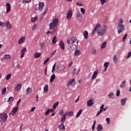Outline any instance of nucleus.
Wrapping results in <instances>:
<instances>
[{"mask_svg": "<svg viewBox=\"0 0 131 131\" xmlns=\"http://www.w3.org/2000/svg\"><path fill=\"white\" fill-rule=\"evenodd\" d=\"M30 2H31V0H23V4H28V3H30Z\"/></svg>", "mask_w": 131, "mask_h": 131, "instance_id": "nucleus-50", "label": "nucleus"}, {"mask_svg": "<svg viewBox=\"0 0 131 131\" xmlns=\"http://www.w3.org/2000/svg\"><path fill=\"white\" fill-rule=\"evenodd\" d=\"M126 100H127L126 98H124L121 100V105L122 106H124V105L126 104Z\"/></svg>", "mask_w": 131, "mask_h": 131, "instance_id": "nucleus-32", "label": "nucleus"}, {"mask_svg": "<svg viewBox=\"0 0 131 131\" xmlns=\"http://www.w3.org/2000/svg\"><path fill=\"white\" fill-rule=\"evenodd\" d=\"M81 16V14L80 13L78 12L77 13V17H80Z\"/></svg>", "mask_w": 131, "mask_h": 131, "instance_id": "nucleus-64", "label": "nucleus"}, {"mask_svg": "<svg viewBox=\"0 0 131 131\" xmlns=\"http://www.w3.org/2000/svg\"><path fill=\"white\" fill-rule=\"evenodd\" d=\"M58 128L62 130H65V125H64V123L61 122L60 124L58 125Z\"/></svg>", "mask_w": 131, "mask_h": 131, "instance_id": "nucleus-19", "label": "nucleus"}, {"mask_svg": "<svg viewBox=\"0 0 131 131\" xmlns=\"http://www.w3.org/2000/svg\"><path fill=\"white\" fill-rule=\"evenodd\" d=\"M48 12V8H46V9L45 10L44 12L43 13L40 14V19L42 20V19H43V16L47 14V12Z\"/></svg>", "mask_w": 131, "mask_h": 131, "instance_id": "nucleus-20", "label": "nucleus"}, {"mask_svg": "<svg viewBox=\"0 0 131 131\" xmlns=\"http://www.w3.org/2000/svg\"><path fill=\"white\" fill-rule=\"evenodd\" d=\"M80 54H81V53L80 52V50H75L74 55L75 56H79V55H80Z\"/></svg>", "mask_w": 131, "mask_h": 131, "instance_id": "nucleus-27", "label": "nucleus"}, {"mask_svg": "<svg viewBox=\"0 0 131 131\" xmlns=\"http://www.w3.org/2000/svg\"><path fill=\"white\" fill-rule=\"evenodd\" d=\"M83 35L85 39H87L88 36H89V32H88L86 31H84L83 33Z\"/></svg>", "mask_w": 131, "mask_h": 131, "instance_id": "nucleus-36", "label": "nucleus"}, {"mask_svg": "<svg viewBox=\"0 0 131 131\" xmlns=\"http://www.w3.org/2000/svg\"><path fill=\"white\" fill-rule=\"evenodd\" d=\"M113 96V92H111L108 95V97H109L110 99H111V98H112V96Z\"/></svg>", "mask_w": 131, "mask_h": 131, "instance_id": "nucleus-55", "label": "nucleus"}, {"mask_svg": "<svg viewBox=\"0 0 131 131\" xmlns=\"http://www.w3.org/2000/svg\"><path fill=\"white\" fill-rule=\"evenodd\" d=\"M101 27H102V25L100 24H97L93 30V32H92L93 35L95 34V33L96 32V31H98V32L100 31V29H101Z\"/></svg>", "mask_w": 131, "mask_h": 131, "instance_id": "nucleus-6", "label": "nucleus"}, {"mask_svg": "<svg viewBox=\"0 0 131 131\" xmlns=\"http://www.w3.org/2000/svg\"><path fill=\"white\" fill-rule=\"evenodd\" d=\"M59 47H60V49L61 50H64L65 49V45H64V42H63V41H60L59 42Z\"/></svg>", "mask_w": 131, "mask_h": 131, "instance_id": "nucleus-21", "label": "nucleus"}, {"mask_svg": "<svg viewBox=\"0 0 131 131\" xmlns=\"http://www.w3.org/2000/svg\"><path fill=\"white\" fill-rule=\"evenodd\" d=\"M8 118V115L6 113H1L0 114V122L2 123V122L3 123V122H5L7 120Z\"/></svg>", "mask_w": 131, "mask_h": 131, "instance_id": "nucleus-5", "label": "nucleus"}, {"mask_svg": "<svg viewBox=\"0 0 131 131\" xmlns=\"http://www.w3.org/2000/svg\"><path fill=\"white\" fill-rule=\"evenodd\" d=\"M13 101H14V97H10L9 98V99L8 100V102L9 103V104H11V103H13Z\"/></svg>", "mask_w": 131, "mask_h": 131, "instance_id": "nucleus-35", "label": "nucleus"}, {"mask_svg": "<svg viewBox=\"0 0 131 131\" xmlns=\"http://www.w3.org/2000/svg\"><path fill=\"white\" fill-rule=\"evenodd\" d=\"M66 116H72L73 115V112H67L64 113Z\"/></svg>", "mask_w": 131, "mask_h": 131, "instance_id": "nucleus-24", "label": "nucleus"}, {"mask_svg": "<svg viewBox=\"0 0 131 131\" xmlns=\"http://www.w3.org/2000/svg\"><path fill=\"white\" fill-rule=\"evenodd\" d=\"M63 113H64V112L63 111V110H62L61 112H59V115H60V116H62Z\"/></svg>", "mask_w": 131, "mask_h": 131, "instance_id": "nucleus-63", "label": "nucleus"}, {"mask_svg": "<svg viewBox=\"0 0 131 131\" xmlns=\"http://www.w3.org/2000/svg\"><path fill=\"white\" fill-rule=\"evenodd\" d=\"M66 120V115H65V114L63 116H62L61 119V122H62L64 123V121Z\"/></svg>", "mask_w": 131, "mask_h": 131, "instance_id": "nucleus-37", "label": "nucleus"}, {"mask_svg": "<svg viewBox=\"0 0 131 131\" xmlns=\"http://www.w3.org/2000/svg\"><path fill=\"white\" fill-rule=\"evenodd\" d=\"M58 23H59V19H58V18L54 19L52 22H51L49 24V28L50 30H53V29L55 28V27H56L57 25H58Z\"/></svg>", "mask_w": 131, "mask_h": 131, "instance_id": "nucleus-2", "label": "nucleus"}, {"mask_svg": "<svg viewBox=\"0 0 131 131\" xmlns=\"http://www.w3.org/2000/svg\"><path fill=\"white\" fill-rule=\"evenodd\" d=\"M58 105H59V102H56V103H55L53 106V109H56V108H57V106H58Z\"/></svg>", "mask_w": 131, "mask_h": 131, "instance_id": "nucleus-45", "label": "nucleus"}, {"mask_svg": "<svg viewBox=\"0 0 131 131\" xmlns=\"http://www.w3.org/2000/svg\"><path fill=\"white\" fill-rule=\"evenodd\" d=\"M51 112V110L50 108H48L47 111L45 113V115H49L50 114V113Z\"/></svg>", "mask_w": 131, "mask_h": 131, "instance_id": "nucleus-49", "label": "nucleus"}, {"mask_svg": "<svg viewBox=\"0 0 131 131\" xmlns=\"http://www.w3.org/2000/svg\"><path fill=\"white\" fill-rule=\"evenodd\" d=\"M5 25L7 27V29H8V30H11V29H12V25H11L9 20L6 21Z\"/></svg>", "mask_w": 131, "mask_h": 131, "instance_id": "nucleus-14", "label": "nucleus"}, {"mask_svg": "<svg viewBox=\"0 0 131 131\" xmlns=\"http://www.w3.org/2000/svg\"><path fill=\"white\" fill-rule=\"evenodd\" d=\"M95 125H96V121H94L93 124L92 125V130H95Z\"/></svg>", "mask_w": 131, "mask_h": 131, "instance_id": "nucleus-51", "label": "nucleus"}, {"mask_svg": "<svg viewBox=\"0 0 131 131\" xmlns=\"http://www.w3.org/2000/svg\"><path fill=\"white\" fill-rule=\"evenodd\" d=\"M80 72V69H78V70L76 68L74 69V71L72 72V75H75V74H78Z\"/></svg>", "mask_w": 131, "mask_h": 131, "instance_id": "nucleus-15", "label": "nucleus"}, {"mask_svg": "<svg viewBox=\"0 0 131 131\" xmlns=\"http://www.w3.org/2000/svg\"><path fill=\"white\" fill-rule=\"evenodd\" d=\"M36 20H37V17L35 16L34 17H32L31 21L32 23H34V22L36 21Z\"/></svg>", "mask_w": 131, "mask_h": 131, "instance_id": "nucleus-43", "label": "nucleus"}, {"mask_svg": "<svg viewBox=\"0 0 131 131\" xmlns=\"http://www.w3.org/2000/svg\"><path fill=\"white\" fill-rule=\"evenodd\" d=\"M55 67H56V63H54V64L52 67V73H54V72H55Z\"/></svg>", "mask_w": 131, "mask_h": 131, "instance_id": "nucleus-47", "label": "nucleus"}, {"mask_svg": "<svg viewBox=\"0 0 131 131\" xmlns=\"http://www.w3.org/2000/svg\"><path fill=\"white\" fill-rule=\"evenodd\" d=\"M97 75H98V71H94L92 75V79L94 80L96 79Z\"/></svg>", "mask_w": 131, "mask_h": 131, "instance_id": "nucleus-26", "label": "nucleus"}, {"mask_svg": "<svg viewBox=\"0 0 131 131\" xmlns=\"http://www.w3.org/2000/svg\"><path fill=\"white\" fill-rule=\"evenodd\" d=\"M105 120L106 121H107V124H109V123H110V118H107Z\"/></svg>", "mask_w": 131, "mask_h": 131, "instance_id": "nucleus-60", "label": "nucleus"}, {"mask_svg": "<svg viewBox=\"0 0 131 131\" xmlns=\"http://www.w3.org/2000/svg\"><path fill=\"white\" fill-rule=\"evenodd\" d=\"M92 54L95 55L97 53V50L95 49V48H92V50L91 51Z\"/></svg>", "mask_w": 131, "mask_h": 131, "instance_id": "nucleus-46", "label": "nucleus"}, {"mask_svg": "<svg viewBox=\"0 0 131 131\" xmlns=\"http://www.w3.org/2000/svg\"><path fill=\"white\" fill-rule=\"evenodd\" d=\"M113 60L115 63V64H116L117 63V61H118V57L116 56V55H115L113 57Z\"/></svg>", "mask_w": 131, "mask_h": 131, "instance_id": "nucleus-30", "label": "nucleus"}, {"mask_svg": "<svg viewBox=\"0 0 131 131\" xmlns=\"http://www.w3.org/2000/svg\"><path fill=\"white\" fill-rule=\"evenodd\" d=\"M6 6L7 9V13H9V12L11 11V4H10V3H6Z\"/></svg>", "mask_w": 131, "mask_h": 131, "instance_id": "nucleus-18", "label": "nucleus"}, {"mask_svg": "<svg viewBox=\"0 0 131 131\" xmlns=\"http://www.w3.org/2000/svg\"><path fill=\"white\" fill-rule=\"evenodd\" d=\"M117 29L118 34H120L122 31H124V30H125V27H124V25H123V18H120Z\"/></svg>", "mask_w": 131, "mask_h": 131, "instance_id": "nucleus-1", "label": "nucleus"}, {"mask_svg": "<svg viewBox=\"0 0 131 131\" xmlns=\"http://www.w3.org/2000/svg\"><path fill=\"white\" fill-rule=\"evenodd\" d=\"M56 78V75H55L54 74H52L50 77V82H53L54 81V80Z\"/></svg>", "mask_w": 131, "mask_h": 131, "instance_id": "nucleus-34", "label": "nucleus"}, {"mask_svg": "<svg viewBox=\"0 0 131 131\" xmlns=\"http://www.w3.org/2000/svg\"><path fill=\"white\" fill-rule=\"evenodd\" d=\"M120 95V91L118 90L117 93H116L117 97H119Z\"/></svg>", "mask_w": 131, "mask_h": 131, "instance_id": "nucleus-58", "label": "nucleus"}, {"mask_svg": "<svg viewBox=\"0 0 131 131\" xmlns=\"http://www.w3.org/2000/svg\"><path fill=\"white\" fill-rule=\"evenodd\" d=\"M11 78V74H9L6 76V80H9Z\"/></svg>", "mask_w": 131, "mask_h": 131, "instance_id": "nucleus-53", "label": "nucleus"}, {"mask_svg": "<svg viewBox=\"0 0 131 131\" xmlns=\"http://www.w3.org/2000/svg\"><path fill=\"white\" fill-rule=\"evenodd\" d=\"M2 25L1 26V27H4L6 25V23L5 22H1Z\"/></svg>", "mask_w": 131, "mask_h": 131, "instance_id": "nucleus-62", "label": "nucleus"}, {"mask_svg": "<svg viewBox=\"0 0 131 131\" xmlns=\"http://www.w3.org/2000/svg\"><path fill=\"white\" fill-rule=\"evenodd\" d=\"M104 107H105V105L104 104H102L101 106H100V111H99L96 115V116H98V115H100L102 112H104Z\"/></svg>", "mask_w": 131, "mask_h": 131, "instance_id": "nucleus-12", "label": "nucleus"}, {"mask_svg": "<svg viewBox=\"0 0 131 131\" xmlns=\"http://www.w3.org/2000/svg\"><path fill=\"white\" fill-rule=\"evenodd\" d=\"M106 46H107V41H104L101 45V49H105Z\"/></svg>", "mask_w": 131, "mask_h": 131, "instance_id": "nucleus-38", "label": "nucleus"}, {"mask_svg": "<svg viewBox=\"0 0 131 131\" xmlns=\"http://www.w3.org/2000/svg\"><path fill=\"white\" fill-rule=\"evenodd\" d=\"M57 69L59 70V71H64V70L66 69V68L63 65L59 64L57 66Z\"/></svg>", "mask_w": 131, "mask_h": 131, "instance_id": "nucleus-11", "label": "nucleus"}, {"mask_svg": "<svg viewBox=\"0 0 131 131\" xmlns=\"http://www.w3.org/2000/svg\"><path fill=\"white\" fill-rule=\"evenodd\" d=\"M27 51L26 47L23 48L20 52V58L22 59L24 57V55L25 54V52Z\"/></svg>", "mask_w": 131, "mask_h": 131, "instance_id": "nucleus-10", "label": "nucleus"}, {"mask_svg": "<svg viewBox=\"0 0 131 131\" xmlns=\"http://www.w3.org/2000/svg\"><path fill=\"white\" fill-rule=\"evenodd\" d=\"M6 92H7V88H6V87L3 88L1 90L2 95H5V94H6Z\"/></svg>", "mask_w": 131, "mask_h": 131, "instance_id": "nucleus-31", "label": "nucleus"}, {"mask_svg": "<svg viewBox=\"0 0 131 131\" xmlns=\"http://www.w3.org/2000/svg\"><path fill=\"white\" fill-rule=\"evenodd\" d=\"M109 64H110L109 63V62H105L104 63V67H105V69H104V71L106 72L107 71V69L108 68V67H109Z\"/></svg>", "mask_w": 131, "mask_h": 131, "instance_id": "nucleus-28", "label": "nucleus"}, {"mask_svg": "<svg viewBox=\"0 0 131 131\" xmlns=\"http://www.w3.org/2000/svg\"><path fill=\"white\" fill-rule=\"evenodd\" d=\"M126 83V81H123L121 85H120V88H124L125 86V84Z\"/></svg>", "mask_w": 131, "mask_h": 131, "instance_id": "nucleus-42", "label": "nucleus"}, {"mask_svg": "<svg viewBox=\"0 0 131 131\" xmlns=\"http://www.w3.org/2000/svg\"><path fill=\"white\" fill-rule=\"evenodd\" d=\"M108 1L109 0H100L101 6H104V4H106V3H108Z\"/></svg>", "mask_w": 131, "mask_h": 131, "instance_id": "nucleus-40", "label": "nucleus"}, {"mask_svg": "<svg viewBox=\"0 0 131 131\" xmlns=\"http://www.w3.org/2000/svg\"><path fill=\"white\" fill-rule=\"evenodd\" d=\"M44 94H47L49 92V85L46 84L43 88Z\"/></svg>", "mask_w": 131, "mask_h": 131, "instance_id": "nucleus-22", "label": "nucleus"}, {"mask_svg": "<svg viewBox=\"0 0 131 131\" xmlns=\"http://www.w3.org/2000/svg\"><path fill=\"white\" fill-rule=\"evenodd\" d=\"M79 41L74 37H72L67 40V43L68 45H72L73 43H78Z\"/></svg>", "mask_w": 131, "mask_h": 131, "instance_id": "nucleus-3", "label": "nucleus"}, {"mask_svg": "<svg viewBox=\"0 0 131 131\" xmlns=\"http://www.w3.org/2000/svg\"><path fill=\"white\" fill-rule=\"evenodd\" d=\"M126 37H127V34H125L123 37V41H124L126 38Z\"/></svg>", "mask_w": 131, "mask_h": 131, "instance_id": "nucleus-56", "label": "nucleus"}, {"mask_svg": "<svg viewBox=\"0 0 131 131\" xmlns=\"http://www.w3.org/2000/svg\"><path fill=\"white\" fill-rule=\"evenodd\" d=\"M37 28V26H36V25L34 24L32 26V30L33 31L36 30Z\"/></svg>", "mask_w": 131, "mask_h": 131, "instance_id": "nucleus-48", "label": "nucleus"}, {"mask_svg": "<svg viewBox=\"0 0 131 131\" xmlns=\"http://www.w3.org/2000/svg\"><path fill=\"white\" fill-rule=\"evenodd\" d=\"M26 40V37L25 36H23L21 37L18 40V45L24 43L25 42Z\"/></svg>", "mask_w": 131, "mask_h": 131, "instance_id": "nucleus-13", "label": "nucleus"}, {"mask_svg": "<svg viewBox=\"0 0 131 131\" xmlns=\"http://www.w3.org/2000/svg\"><path fill=\"white\" fill-rule=\"evenodd\" d=\"M49 61H50V58H47L44 61V65H46V64H47V63H48Z\"/></svg>", "mask_w": 131, "mask_h": 131, "instance_id": "nucleus-52", "label": "nucleus"}, {"mask_svg": "<svg viewBox=\"0 0 131 131\" xmlns=\"http://www.w3.org/2000/svg\"><path fill=\"white\" fill-rule=\"evenodd\" d=\"M32 93V90L30 87H28L26 89V94L27 96L30 95V94H31Z\"/></svg>", "mask_w": 131, "mask_h": 131, "instance_id": "nucleus-16", "label": "nucleus"}, {"mask_svg": "<svg viewBox=\"0 0 131 131\" xmlns=\"http://www.w3.org/2000/svg\"><path fill=\"white\" fill-rule=\"evenodd\" d=\"M56 50H54L53 52H52V53L51 54L50 57H53V56H54V55H55L56 54Z\"/></svg>", "mask_w": 131, "mask_h": 131, "instance_id": "nucleus-57", "label": "nucleus"}, {"mask_svg": "<svg viewBox=\"0 0 131 131\" xmlns=\"http://www.w3.org/2000/svg\"><path fill=\"white\" fill-rule=\"evenodd\" d=\"M57 42V37L56 36H54L52 39V43L53 45H55Z\"/></svg>", "mask_w": 131, "mask_h": 131, "instance_id": "nucleus-41", "label": "nucleus"}, {"mask_svg": "<svg viewBox=\"0 0 131 131\" xmlns=\"http://www.w3.org/2000/svg\"><path fill=\"white\" fill-rule=\"evenodd\" d=\"M76 81H75V79L73 78L71 80H70L69 82H68L67 85L68 86H69L70 85L71 86H73L74 84H75V83Z\"/></svg>", "mask_w": 131, "mask_h": 131, "instance_id": "nucleus-9", "label": "nucleus"}, {"mask_svg": "<svg viewBox=\"0 0 131 131\" xmlns=\"http://www.w3.org/2000/svg\"><path fill=\"white\" fill-rule=\"evenodd\" d=\"M45 7V3L44 2H40L38 4V7L36 8V10H39L40 12L42 11V9Z\"/></svg>", "mask_w": 131, "mask_h": 131, "instance_id": "nucleus-8", "label": "nucleus"}, {"mask_svg": "<svg viewBox=\"0 0 131 131\" xmlns=\"http://www.w3.org/2000/svg\"><path fill=\"white\" fill-rule=\"evenodd\" d=\"M18 111V106L15 107L12 109V113H17V112Z\"/></svg>", "mask_w": 131, "mask_h": 131, "instance_id": "nucleus-39", "label": "nucleus"}, {"mask_svg": "<svg viewBox=\"0 0 131 131\" xmlns=\"http://www.w3.org/2000/svg\"><path fill=\"white\" fill-rule=\"evenodd\" d=\"M93 105H94V102L93 101V100L90 99L88 101V102H87L88 106H89L90 107H91V106H93Z\"/></svg>", "mask_w": 131, "mask_h": 131, "instance_id": "nucleus-23", "label": "nucleus"}, {"mask_svg": "<svg viewBox=\"0 0 131 131\" xmlns=\"http://www.w3.org/2000/svg\"><path fill=\"white\" fill-rule=\"evenodd\" d=\"M21 86L22 85L21 84H18L15 88V91H16V92H18V91H20Z\"/></svg>", "mask_w": 131, "mask_h": 131, "instance_id": "nucleus-29", "label": "nucleus"}, {"mask_svg": "<svg viewBox=\"0 0 131 131\" xmlns=\"http://www.w3.org/2000/svg\"><path fill=\"white\" fill-rule=\"evenodd\" d=\"M97 131H102L103 130V126H102L101 124H98L97 128Z\"/></svg>", "mask_w": 131, "mask_h": 131, "instance_id": "nucleus-33", "label": "nucleus"}, {"mask_svg": "<svg viewBox=\"0 0 131 131\" xmlns=\"http://www.w3.org/2000/svg\"><path fill=\"white\" fill-rule=\"evenodd\" d=\"M71 17H72V11L70 10L68 11L67 14V19H68V20H70V19H71Z\"/></svg>", "mask_w": 131, "mask_h": 131, "instance_id": "nucleus-17", "label": "nucleus"}, {"mask_svg": "<svg viewBox=\"0 0 131 131\" xmlns=\"http://www.w3.org/2000/svg\"><path fill=\"white\" fill-rule=\"evenodd\" d=\"M41 55V53H40L39 52H36L34 54V57L35 59H36L37 58H39V57H40Z\"/></svg>", "mask_w": 131, "mask_h": 131, "instance_id": "nucleus-25", "label": "nucleus"}, {"mask_svg": "<svg viewBox=\"0 0 131 131\" xmlns=\"http://www.w3.org/2000/svg\"><path fill=\"white\" fill-rule=\"evenodd\" d=\"M81 113H82V110H80L78 112V113H77V115H76V117H79V116L81 114Z\"/></svg>", "mask_w": 131, "mask_h": 131, "instance_id": "nucleus-44", "label": "nucleus"}, {"mask_svg": "<svg viewBox=\"0 0 131 131\" xmlns=\"http://www.w3.org/2000/svg\"><path fill=\"white\" fill-rule=\"evenodd\" d=\"M40 46L41 48V49H43V47H45V43H40Z\"/></svg>", "mask_w": 131, "mask_h": 131, "instance_id": "nucleus-61", "label": "nucleus"}, {"mask_svg": "<svg viewBox=\"0 0 131 131\" xmlns=\"http://www.w3.org/2000/svg\"><path fill=\"white\" fill-rule=\"evenodd\" d=\"M80 11L82 14H84L85 13V10L83 9V8H81Z\"/></svg>", "mask_w": 131, "mask_h": 131, "instance_id": "nucleus-54", "label": "nucleus"}, {"mask_svg": "<svg viewBox=\"0 0 131 131\" xmlns=\"http://www.w3.org/2000/svg\"><path fill=\"white\" fill-rule=\"evenodd\" d=\"M11 58V56L10 54H5L4 57L1 58V61L2 62H5V61H9Z\"/></svg>", "mask_w": 131, "mask_h": 131, "instance_id": "nucleus-7", "label": "nucleus"}, {"mask_svg": "<svg viewBox=\"0 0 131 131\" xmlns=\"http://www.w3.org/2000/svg\"><path fill=\"white\" fill-rule=\"evenodd\" d=\"M131 56V52H128V56L126 57V59H128V58H130Z\"/></svg>", "mask_w": 131, "mask_h": 131, "instance_id": "nucleus-59", "label": "nucleus"}, {"mask_svg": "<svg viewBox=\"0 0 131 131\" xmlns=\"http://www.w3.org/2000/svg\"><path fill=\"white\" fill-rule=\"evenodd\" d=\"M107 32V27L106 26H104L103 27L101 28L100 31L97 32L98 35L100 36H103V35H105L106 34V32Z\"/></svg>", "mask_w": 131, "mask_h": 131, "instance_id": "nucleus-4", "label": "nucleus"}]
</instances>
